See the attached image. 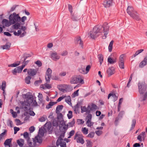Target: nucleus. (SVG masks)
<instances>
[{
    "label": "nucleus",
    "mask_w": 147,
    "mask_h": 147,
    "mask_svg": "<svg viewBox=\"0 0 147 147\" xmlns=\"http://www.w3.org/2000/svg\"><path fill=\"white\" fill-rule=\"evenodd\" d=\"M109 26L106 22L102 25H96L92 30L88 33V37H107L109 32Z\"/></svg>",
    "instance_id": "obj_1"
},
{
    "label": "nucleus",
    "mask_w": 147,
    "mask_h": 147,
    "mask_svg": "<svg viewBox=\"0 0 147 147\" xmlns=\"http://www.w3.org/2000/svg\"><path fill=\"white\" fill-rule=\"evenodd\" d=\"M44 134V131L41 129L39 130L38 136H36L34 138H33L32 142H31L29 140H28V143L30 146H39L42 142V137Z\"/></svg>",
    "instance_id": "obj_2"
},
{
    "label": "nucleus",
    "mask_w": 147,
    "mask_h": 147,
    "mask_svg": "<svg viewBox=\"0 0 147 147\" xmlns=\"http://www.w3.org/2000/svg\"><path fill=\"white\" fill-rule=\"evenodd\" d=\"M128 14L134 19L137 21L140 20V18L136 11L134 10L133 7L128 6L127 9Z\"/></svg>",
    "instance_id": "obj_3"
},
{
    "label": "nucleus",
    "mask_w": 147,
    "mask_h": 147,
    "mask_svg": "<svg viewBox=\"0 0 147 147\" xmlns=\"http://www.w3.org/2000/svg\"><path fill=\"white\" fill-rule=\"evenodd\" d=\"M33 101V96H30L29 98L26 100V101H24L21 102L22 108L24 109L25 111H27L30 108V104Z\"/></svg>",
    "instance_id": "obj_4"
},
{
    "label": "nucleus",
    "mask_w": 147,
    "mask_h": 147,
    "mask_svg": "<svg viewBox=\"0 0 147 147\" xmlns=\"http://www.w3.org/2000/svg\"><path fill=\"white\" fill-rule=\"evenodd\" d=\"M9 21L12 24H14L16 22H20L21 21V18L19 14L14 12L13 14L10 15L9 17Z\"/></svg>",
    "instance_id": "obj_5"
},
{
    "label": "nucleus",
    "mask_w": 147,
    "mask_h": 147,
    "mask_svg": "<svg viewBox=\"0 0 147 147\" xmlns=\"http://www.w3.org/2000/svg\"><path fill=\"white\" fill-rule=\"evenodd\" d=\"M83 136L82 134H78V132L76 133L74 136V140H76L77 142L79 143L83 144L84 142V141L83 139Z\"/></svg>",
    "instance_id": "obj_6"
},
{
    "label": "nucleus",
    "mask_w": 147,
    "mask_h": 147,
    "mask_svg": "<svg viewBox=\"0 0 147 147\" xmlns=\"http://www.w3.org/2000/svg\"><path fill=\"white\" fill-rule=\"evenodd\" d=\"M114 4L113 0H104L103 5L105 7L108 8L112 6Z\"/></svg>",
    "instance_id": "obj_7"
},
{
    "label": "nucleus",
    "mask_w": 147,
    "mask_h": 147,
    "mask_svg": "<svg viewBox=\"0 0 147 147\" xmlns=\"http://www.w3.org/2000/svg\"><path fill=\"white\" fill-rule=\"evenodd\" d=\"M138 86L139 93L140 94H143L146 90V86L140 83H138Z\"/></svg>",
    "instance_id": "obj_8"
},
{
    "label": "nucleus",
    "mask_w": 147,
    "mask_h": 147,
    "mask_svg": "<svg viewBox=\"0 0 147 147\" xmlns=\"http://www.w3.org/2000/svg\"><path fill=\"white\" fill-rule=\"evenodd\" d=\"M92 118V115L90 114H89L86 117V124L88 127H91L94 124V123L91 122Z\"/></svg>",
    "instance_id": "obj_9"
},
{
    "label": "nucleus",
    "mask_w": 147,
    "mask_h": 147,
    "mask_svg": "<svg viewBox=\"0 0 147 147\" xmlns=\"http://www.w3.org/2000/svg\"><path fill=\"white\" fill-rule=\"evenodd\" d=\"M50 57L53 61H56L60 59V56L56 52H55L50 54Z\"/></svg>",
    "instance_id": "obj_10"
},
{
    "label": "nucleus",
    "mask_w": 147,
    "mask_h": 147,
    "mask_svg": "<svg viewBox=\"0 0 147 147\" xmlns=\"http://www.w3.org/2000/svg\"><path fill=\"white\" fill-rule=\"evenodd\" d=\"M124 54H122L120 55L118 62L119 67L122 69H124L125 67L124 63Z\"/></svg>",
    "instance_id": "obj_11"
},
{
    "label": "nucleus",
    "mask_w": 147,
    "mask_h": 147,
    "mask_svg": "<svg viewBox=\"0 0 147 147\" xmlns=\"http://www.w3.org/2000/svg\"><path fill=\"white\" fill-rule=\"evenodd\" d=\"M52 70L49 68L46 72L45 77V80L46 82H50V78L51 77Z\"/></svg>",
    "instance_id": "obj_12"
},
{
    "label": "nucleus",
    "mask_w": 147,
    "mask_h": 147,
    "mask_svg": "<svg viewBox=\"0 0 147 147\" xmlns=\"http://www.w3.org/2000/svg\"><path fill=\"white\" fill-rule=\"evenodd\" d=\"M27 72L29 76H33L36 74L37 71L34 69H30L28 70Z\"/></svg>",
    "instance_id": "obj_13"
},
{
    "label": "nucleus",
    "mask_w": 147,
    "mask_h": 147,
    "mask_svg": "<svg viewBox=\"0 0 147 147\" xmlns=\"http://www.w3.org/2000/svg\"><path fill=\"white\" fill-rule=\"evenodd\" d=\"M11 45V44L10 42H7L5 45H1L0 47L3 50H9L10 49Z\"/></svg>",
    "instance_id": "obj_14"
},
{
    "label": "nucleus",
    "mask_w": 147,
    "mask_h": 147,
    "mask_svg": "<svg viewBox=\"0 0 147 147\" xmlns=\"http://www.w3.org/2000/svg\"><path fill=\"white\" fill-rule=\"evenodd\" d=\"M1 24L3 26H4L5 28V27H9L12 24L7 19H3Z\"/></svg>",
    "instance_id": "obj_15"
},
{
    "label": "nucleus",
    "mask_w": 147,
    "mask_h": 147,
    "mask_svg": "<svg viewBox=\"0 0 147 147\" xmlns=\"http://www.w3.org/2000/svg\"><path fill=\"white\" fill-rule=\"evenodd\" d=\"M27 27L25 26L20 25V26L19 29H20V30H21L22 32L20 37L24 36L26 35V32L25 30L27 29Z\"/></svg>",
    "instance_id": "obj_16"
},
{
    "label": "nucleus",
    "mask_w": 147,
    "mask_h": 147,
    "mask_svg": "<svg viewBox=\"0 0 147 147\" xmlns=\"http://www.w3.org/2000/svg\"><path fill=\"white\" fill-rule=\"evenodd\" d=\"M49 82H47L45 83L44 84H42L40 85V87L43 89H50L52 88L51 85V84H48L47 83Z\"/></svg>",
    "instance_id": "obj_17"
},
{
    "label": "nucleus",
    "mask_w": 147,
    "mask_h": 147,
    "mask_svg": "<svg viewBox=\"0 0 147 147\" xmlns=\"http://www.w3.org/2000/svg\"><path fill=\"white\" fill-rule=\"evenodd\" d=\"M80 18L81 17L77 15H74L73 13L71 14V19L74 21H78Z\"/></svg>",
    "instance_id": "obj_18"
},
{
    "label": "nucleus",
    "mask_w": 147,
    "mask_h": 147,
    "mask_svg": "<svg viewBox=\"0 0 147 147\" xmlns=\"http://www.w3.org/2000/svg\"><path fill=\"white\" fill-rule=\"evenodd\" d=\"M51 123H47L44 125V129L45 130L50 131L51 130Z\"/></svg>",
    "instance_id": "obj_19"
},
{
    "label": "nucleus",
    "mask_w": 147,
    "mask_h": 147,
    "mask_svg": "<svg viewBox=\"0 0 147 147\" xmlns=\"http://www.w3.org/2000/svg\"><path fill=\"white\" fill-rule=\"evenodd\" d=\"M90 108V105H88V106L87 108H86L85 106H81V113H83L84 112H87L88 113H89L90 112V110H88V109Z\"/></svg>",
    "instance_id": "obj_20"
},
{
    "label": "nucleus",
    "mask_w": 147,
    "mask_h": 147,
    "mask_svg": "<svg viewBox=\"0 0 147 147\" xmlns=\"http://www.w3.org/2000/svg\"><path fill=\"white\" fill-rule=\"evenodd\" d=\"M56 145L57 146L60 145L61 147H67L66 142L63 141V140H60L59 142L57 140Z\"/></svg>",
    "instance_id": "obj_21"
},
{
    "label": "nucleus",
    "mask_w": 147,
    "mask_h": 147,
    "mask_svg": "<svg viewBox=\"0 0 147 147\" xmlns=\"http://www.w3.org/2000/svg\"><path fill=\"white\" fill-rule=\"evenodd\" d=\"M107 73L109 76H110L114 73V68L113 67H109L107 71Z\"/></svg>",
    "instance_id": "obj_22"
},
{
    "label": "nucleus",
    "mask_w": 147,
    "mask_h": 147,
    "mask_svg": "<svg viewBox=\"0 0 147 147\" xmlns=\"http://www.w3.org/2000/svg\"><path fill=\"white\" fill-rule=\"evenodd\" d=\"M17 143L20 147H22L24 144V140L23 139H20L17 140Z\"/></svg>",
    "instance_id": "obj_23"
},
{
    "label": "nucleus",
    "mask_w": 147,
    "mask_h": 147,
    "mask_svg": "<svg viewBox=\"0 0 147 147\" xmlns=\"http://www.w3.org/2000/svg\"><path fill=\"white\" fill-rule=\"evenodd\" d=\"M67 129V125H63L60 128V130L61 132H65Z\"/></svg>",
    "instance_id": "obj_24"
},
{
    "label": "nucleus",
    "mask_w": 147,
    "mask_h": 147,
    "mask_svg": "<svg viewBox=\"0 0 147 147\" xmlns=\"http://www.w3.org/2000/svg\"><path fill=\"white\" fill-rule=\"evenodd\" d=\"M63 108V106L62 105H58L57 106L56 110V112L58 114L60 113Z\"/></svg>",
    "instance_id": "obj_25"
},
{
    "label": "nucleus",
    "mask_w": 147,
    "mask_h": 147,
    "mask_svg": "<svg viewBox=\"0 0 147 147\" xmlns=\"http://www.w3.org/2000/svg\"><path fill=\"white\" fill-rule=\"evenodd\" d=\"M12 26V28L14 29H19L20 26V25H22L21 23L18 22H16Z\"/></svg>",
    "instance_id": "obj_26"
},
{
    "label": "nucleus",
    "mask_w": 147,
    "mask_h": 147,
    "mask_svg": "<svg viewBox=\"0 0 147 147\" xmlns=\"http://www.w3.org/2000/svg\"><path fill=\"white\" fill-rule=\"evenodd\" d=\"M74 110L76 114L77 113H79L80 108V105L77 103L74 107Z\"/></svg>",
    "instance_id": "obj_27"
},
{
    "label": "nucleus",
    "mask_w": 147,
    "mask_h": 147,
    "mask_svg": "<svg viewBox=\"0 0 147 147\" xmlns=\"http://www.w3.org/2000/svg\"><path fill=\"white\" fill-rule=\"evenodd\" d=\"M147 98V92H146L144 95L141 96L139 99L140 101L142 102L146 100Z\"/></svg>",
    "instance_id": "obj_28"
},
{
    "label": "nucleus",
    "mask_w": 147,
    "mask_h": 147,
    "mask_svg": "<svg viewBox=\"0 0 147 147\" xmlns=\"http://www.w3.org/2000/svg\"><path fill=\"white\" fill-rule=\"evenodd\" d=\"M65 101L69 105H70L71 104V97L70 96H64Z\"/></svg>",
    "instance_id": "obj_29"
},
{
    "label": "nucleus",
    "mask_w": 147,
    "mask_h": 147,
    "mask_svg": "<svg viewBox=\"0 0 147 147\" xmlns=\"http://www.w3.org/2000/svg\"><path fill=\"white\" fill-rule=\"evenodd\" d=\"M111 96H112L113 98V101L114 102L117 99V96L115 94H112V93H109L108 95V99H109L110 97Z\"/></svg>",
    "instance_id": "obj_30"
},
{
    "label": "nucleus",
    "mask_w": 147,
    "mask_h": 147,
    "mask_svg": "<svg viewBox=\"0 0 147 147\" xmlns=\"http://www.w3.org/2000/svg\"><path fill=\"white\" fill-rule=\"evenodd\" d=\"M76 41L77 42V43L81 45L82 47H83V42L80 38V37L78 38H77Z\"/></svg>",
    "instance_id": "obj_31"
},
{
    "label": "nucleus",
    "mask_w": 147,
    "mask_h": 147,
    "mask_svg": "<svg viewBox=\"0 0 147 147\" xmlns=\"http://www.w3.org/2000/svg\"><path fill=\"white\" fill-rule=\"evenodd\" d=\"M108 62L111 64H113L116 62V59H113L110 57H109L108 58Z\"/></svg>",
    "instance_id": "obj_32"
},
{
    "label": "nucleus",
    "mask_w": 147,
    "mask_h": 147,
    "mask_svg": "<svg viewBox=\"0 0 147 147\" xmlns=\"http://www.w3.org/2000/svg\"><path fill=\"white\" fill-rule=\"evenodd\" d=\"M77 78V83H80L81 84H83L84 83V82L83 79L82 78L81 76H79Z\"/></svg>",
    "instance_id": "obj_33"
},
{
    "label": "nucleus",
    "mask_w": 147,
    "mask_h": 147,
    "mask_svg": "<svg viewBox=\"0 0 147 147\" xmlns=\"http://www.w3.org/2000/svg\"><path fill=\"white\" fill-rule=\"evenodd\" d=\"M6 86V82L5 81H3L2 82L1 86L0 85V88L3 91V92H4L5 91Z\"/></svg>",
    "instance_id": "obj_34"
},
{
    "label": "nucleus",
    "mask_w": 147,
    "mask_h": 147,
    "mask_svg": "<svg viewBox=\"0 0 147 147\" xmlns=\"http://www.w3.org/2000/svg\"><path fill=\"white\" fill-rule=\"evenodd\" d=\"M12 140V138L8 139L5 141L4 144L5 145L9 146V144L11 143Z\"/></svg>",
    "instance_id": "obj_35"
},
{
    "label": "nucleus",
    "mask_w": 147,
    "mask_h": 147,
    "mask_svg": "<svg viewBox=\"0 0 147 147\" xmlns=\"http://www.w3.org/2000/svg\"><path fill=\"white\" fill-rule=\"evenodd\" d=\"M65 132H61V134L60 135V136L58 138L57 140L59 142L60 140H63V138L64 137L65 134Z\"/></svg>",
    "instance_id": "obj_36"
},
{
    "label": "nucleus",
    "mask_w": 147,
    "mask_h": 147,
    "mask_svg": "<svg viewBox=\"0 0 147 147\" xmlns=\"http://www.w3.org/2000/svg\"><path fill=\"white\" fill-rule=\"evenodd\" d=\"M70 83L71 84H77V78L73 77L71 78L70 80Z\"/></svg>",
    "instance_id": "obj_37"
},
{
    "label": "nucleus",
    "mask_w": 147,
    "mask_h": 147,
    "mask_svg": "<svg viewBox=\"0 0 147 147\" xmlns=\"http://www.w3.org/2000/svg\"><path fill=\"white\" fill-rule=\"evenodd\" d=\"M98 57L100 65H101L103 61V57L102 54H99Z\"/></svg>",
    "instance_id": "obj_38"
},
{
    "label": "nucleus",
    "mask_w": 147,
    "mask_h": 147,
    "mask_svg": "<svg viewBox=\"0 0 147 147\" xmlns=\"http://www.w3.org/2000/svg\"><path fill=\"white\" fill-rule=\"evenodd\" d=\"M91 107L90 108V110L91 111L95 110L97 109V106L95 104L92 103L91 105Z\"/></svg>",
    "instance_id": "obj_39"
},
{
    "label": "nucleus",
    "mask_w": 147,
    "mask_h": 147,
    "mask_svg": "<svg viewBox=\"0 0 147 147\" xmlns=\"http://www.w3.org/2000/svg\"><path fill=\"white\" fill-rule=\"evenodd\" d=\"M82 131L85 135H86L88 133V129L86 127H83L82 128Z\"/></svg>",
    "instance_id": "obj_40"
},
{
    "label": "nucleus",
    "mask_w": 147,
    "mask_h": 147,
    "mask_svg": "<svg viewBox=\"0 0 147 147\" xmlns=\"http://www.w3.org/2000/svg\"><path fill=\"white\" fill-rule=\"evenodd\" d=\"M114 41L113 40H112L110 42L109 45L108 47L109 51L110 52H111L112 51V48L113 46V44Z\"/></svg>",
    "instance_id": "obj_41"
},
{
    "label": "nucleus",
    "mask_w": 147,
    "mask_h": 147,
    "mask_svg": "<svg viewBox=\"0 0 147 147\" xmlns=\"http://www.w3.org/2000/svg\"><path fill=\"white\" fill-rule=\"evenodd\" d=\"M31 79V77L30 76H27L25 79V82L27 84H29L30 82V80Z\"/></svg>",
    "instance_id": "obj_42"
},
{
    "label": "nucleus",
    "mask_w": 147,
    "mask_h": 147,
    "mask_svg": "<svg viewBox=\"0 0 147 147\" xmlns=\"http://www.w3.org/2000/svg\"><path fill=\"white\" fill-rule=\"evenodd\" d=\"M79 71L81 73L83 74H86L85 69L84 67H81L79 69Z\"/></svg>",
    "instance_id": "obj_43"
},
{
    "label": "nucleus",
    "mask_w": 147,
    "mask_h": 147,
    "mask_svg": "<svg viewBox=\"0 0 147 147\" xmlns=\"http://www.w3.org/2000/svg\"><path fill=\"white\" fill-rule=\"evenodd\" d=\"M22 33V31L20 30H18L17 32L16 31H14L13 32L14 35L17 36H19L20 35H21Z\"/></svg>",
    "instance_id": "obj_44"
},
{
    "label": "nucleus",
    "mask_w": 147,
    "mask_h": 147,
    "mask_svg": "<svg viewBox=\"0 0 147 147\" xmlns=\"http://www.w3.org/2000/svg\"><path fill=\"white\" fill-rule=\"evenodd\" d=\"M24 137L26 139H27V142L28 143V140H29L31 142H32L31 140H30V138L28 137V134L27 132H25L24 133Z\"/></svg>",
    "instance_id": "obj_45"
},
{
    "label": "nucleus",
    "mask_w": 147,
    "mask_h": 147,
    "mask_svg": "<svg viewBox=\"0 0 147 147\" xmlns=\"http://www.w3.org/2000/svg\"><path fill=\"white\" fill-rule=\"evenodd\" d=\"M47 119L46 116H43L39 118L38 120L40 122H43L45 121Z\"/></svg>",
    "instance_id": "obj_46"
},
{
    "label": "nucleus",
    "mask_w": 147,
    "mask_h": 147,
    "mask_svg": "<svg viewBox=\"0 0 147 147\" xmlns=\"http://www.w3.org/2000/svg\"><path fill=\"white\" fill-rule=\"evenodd\" d=\"M86 141L87 142L86 146L87 147H92V142L88 140H86Z\"/></svg>",
    "instance_id": "obj_47"
},
{
    "label": "nucleus",
    "mask_w": 147,
    "mask_h": 147,
    "mask_svg": "<svg viewBox=\"0 0 147 147\" xmlns=\"http://www.w3.org/2000/svg\"><path fill=\"white\" fill-rule=\"evenodd\" d=\"M10 111L13 117L14 118H16L17 116L16 112L13 111V110L12 109L10 110Z\"/></svg>",
    "instance_id": "obj_48"
},
{
    "label": "nucleus",
    "mask_w": 147,
    "mask_h": 147,
    "mask_svg": "<svg viewBox=\"0 0 147 147\" xmlns=\"http://www.w3.org/2000/svg\"><path fill=\"white\" fill-rule=\"evenodd\" d=\"M27 17L26 16H24L22 17L21 19V20L22 23H20L22 24V25H23L24 24L25 21L26 20Z\"/></svg>",
    "instance_id": "obj_49"
},
{
    "label": "nucleus",
    "mask_w": 147,
    "mask_h": 147,
    "mask_svg": "<svg viewBox=\"0 0 147 147\" xmlns=\"http://www.w3.org/2000/svg\"><path fill=\"white\" fill-rule=\"evenodd\" d=\"M131 127V129H133L135 127L136 123V120L135 119H133L132 122Z\"/></svg>",
    "instance_id": "obj_50"
},
{
    "label": "nucleus",
    "mask_w": 147,
    "mask_h": 147,
    "mask_svg": "<svg viewBox=\"0 0 147 147\" xmlns=\"http://www.w3.org/2000/svg\"><path fill=\"white\" fill-rule=\"evenodd\" d=\"M67 116L69 119H70L72 117V112L71 111H69L67 114Z\"/></svg>",
    "instance_id": "obj_51"
},
{
    "label": "nucleus",
    "mask_w": 147,
    "mask_h": 147,
    "mask_svg": "<svg viewBox=\"0 0 147 147\" xmlns=\"http://www.w3.org/2000/svg\"><path fill=\"white\" fill-rule=\"evenodd\" d=\"M94 133L93 132H91L87 135V137L90 138H92L94 137Z\"/></svg>",
    "instance_id": "obj_52"
},
{
    "label": "nucleus",
    "mask_w": 147,
    "mask_h": 147,
    "mask_svg": "<svg viewBox=\"0 0 147 147\" xmlns=\"http://www.w3.org/2000/svg\"><path fill=\"white\" fill-rule=\"evenodd\" d=\"M68 9L71 13V14L73 13V8L72 5L70 4L68 5Z\"/></svg>",
    "instance_id": "obj_53"
},
{
    "label": "nucleus",
    "mask_w": 147,
    "mask_h": 147,
    "mask_svg": "<svg viewBox=\"0 0 147 147\" xmlns=\"http://www.w3.org/2000/svg\"><path fill=\"white\" fill-rule=\"evenodd\" d=\"M30 92H28L26 94L23 95V97L27 99L29 98L30 96H31V95H30Z\"/></svg>",
    "instance_id": "obj_54"
},
{
    "label": "nucleus",
    "mask_w": 147,
    "mask_h": 147,
    "mask_svg": "<svg viewBox=\"0 0 147 147\" xmlns=\"http://www.w3.org/2000/svg\"><path fill=\"white\" fill-rule=\"evenodd\" d=\"M75 131L74 130H71L69 133V136L68 137V138H70L71 136H72L75 134Z\"/></svg>",
    "instance_id": "obj_55"
},
{
    "label": "nucleus",
    "mask_w": 147,
    "mask_h": 147,
    "mask_svg": "<svg viewBox=\"0 0 147 147\" xmlns=\"http://www.w3.org/2000/svg\"><path fill=\"white\" fill-rule=\"evenodd\" d=\"M84 121L82 119H78L77 120V123L78 125L80 124H83Z\"/></svg>",
    "instance_id": "obj_56"
},
{
    "label": "nucleus",
    "mask_w": 147,
    "mask_h": 147,
    "mask_svg": "<svg viewBox=\"0 0 147 147\" xmlns=\"http://www.w3.org/2000/svg\"><path fill=\"white\" fill-rule=\"evenodd\" d=\"M147 64L145 62L142 61L140 64L139 66L140 67H142L143 66L146 65Z\"/></svg>",
    "instance_id": "obj_57"
},
{
    "label": "nucleus",
    "mask_w": 147,
    "mask_h": 147,
    "mask_svg": "<svg viewBox=\"0 0 147 147\" xmlns=\"http://www.w3.org/2000/svg\"><path fill=\"white\" fill-rule=\"evenodd\" d=\"M18 68V67H16L12 71V72L13 75H16V73H18V71L17 70V69Z\"/></svg>",
    "instance_id": "obj_58"
},
{
    "label": "nucleus",
    "mask_w": 147,
    "mask_h": 147,
    "mask_svg": "<svg viewBox=\"0 0 147 147\" xmlns=\"http://www.w3.org/2000/svg\"><path fill=\"white\" fill-rule=\"evenodd\" d=\"M35 63L37 64L38 67H40L42 66V64L41 61L39 60H38L35 62Z\"/></svg>",
    "instance_id": "obj_59"
},
{
    "label": "nucleus",
    "mask_w": 147,
    "mask_h": 147,
    "mask_svg": "<svg viewBox=\"0 0 147 147\" xmlns=\"http://www.w3.org/2000/svg\"><path fill=\"white\" fill-rule=\"evenodd\" d=\"M79 90H78L76 91H75L73 93V96L75 97L77 96H78L79 95L78 91Z\"/></svg>",
    "instance_id": "obj_60"
},
{
    "label": "nucleus",
    "mask_w": 147,
    "mask_h": 147,
    "mask_svg": "<svg viewBox=\"0 0 147 147\" xmlns=\"http://www.w3.org/2000/svg\"><path fill=\"white\" fill-rule=\"evenodd\" d=\"M68 52L67 51L65 50L63 51L61 53V55L62 56H65L67 55Z\"/></svg>",
    "instance_id": "obj_61"
},
{
    "label": "nucleus",
    "mask_w": 147,
    "mask_h": 147,
    "mask_svg": "<svg viewBox=\"0 0 147 147\" xmlns=\"http://www.w3.org/2000/svg\"><path fill=\"white\" fill-rule=\"evenodd\" d=\"M91 66L90 65H88L87 66L86 68V74L88 73L90 69Z\"/></svg>",
    "instance_id": "obj_62"
},
{
    "label": "nucleus",
    "mask_w": 147,
    "mask_h": 147,
    "mask_svg": "<svg viewBox=\"0 0 147 147\" xmlns=\"http://www.w3.org/2000/svg\"><path fill=\"white\" fill-rule=\"evenodd\" d=\"M96 134L98 136H100L102 133V131L101 130H98L95 132Z\"/></svg>",
    "instance_id": "obj_63"
},
{
    "label": "nucleus",
    "mask_w": 147,
    "mask_h": 147,
    "mask_svg": "<svg viewBox=\"0 0 147 147\" xmlns=\"http://www.w3.org/2000/svg\"><path fill=\"white\" fill-rule=\"evenodd\" d=\"M35 130V128L33 126H32L29 128V130L30 133L33 132Z\"/></svg>",
    "instance_id": "obj_64"
}]
</instances>
